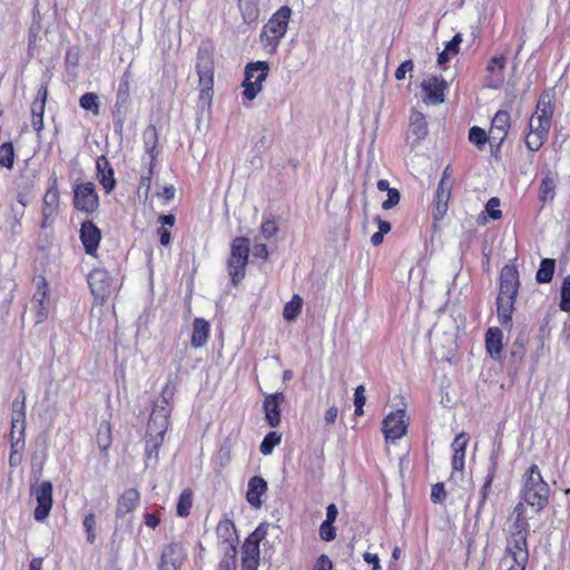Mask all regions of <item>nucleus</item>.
Returning a JSON list of instances; mask_svg holds the SVG:
<instances>
[{
  "instance_id": "4468645a",
  "label": "nucleus",
  "mask_w": 570,
  "mask_h": 570,
  "mask_svg": "<svg viewBox=\"0 0 570 570\" xmlns=\"http://www.w3.org/2000/svg\"><path fill=\"white\" fill-rule=\"evenodd\" d=\"M410 419L404 409H397L389 413L382 422V432L385 441L395 442L407 433Z\"/></svg>"
},
{
  "instance_id": "72a5a7b5",
  "label": "nucleus",
  "mask_w": 570,
  "mask_h": 570,
  "mask_svg": "<svg viewBox=\"0 0 570 570\" xmlns=\"http://www.w3.org/2000/svg\"><path fill=\"white\" fill-rule=\"evenodd\" d=\"M158 222L161 224V226L157 229L159 243L163 246H168L171 242V233L167 228V226L173 227L175 225V222H176L175 215H173V214L160 215L158 217Z\"/></svg>"
},
{
  "instance_id": "9d476101",
  "label": "nucleus",
  "mask_w": 570,
  "mask_h": 570,
  "mask_svg": "<svg viewBox=\"0 0 570 570\" xmlns=\"http://www.w3.org/2000/svg\"><path fill=\"white\" fill-rule=\"evenodd\" d=\"M291 17L292 9L288 6H283L274 12L263 27L261 35L262 41L267 46H278L287 31Z\"/></svg>"
},
{
  "instance_id": "3c124183",
  "label": "nucleus",
  "mask_w": 570,
  "mask_h": 570,
  "mask_svg": "<svg viewBox=\"0 0 570 570\" xmlns=\"http://www.w3.org/2000/svg\"><path fill=\"white\" fill-rule=\"evenodd\" d=\"M560 311L570 312V275L564 277L561 286Z\"/></svg>"
},
{
  "instance_id": "0e129e2a",
  "label": "nucleus",
  "mask_w": 570,
  "mask_h": 570,
  "mask_svg": "<svg viewBox=\"0 0 570 570\" xmlns=\"http://www.w3.org/2000/svg\"><path fill=\"white\" fill-rule=\"evenodd\" d=\"M31 190H32V185H28V186H24L21 189H19L17 193V202L23 208H26L29 204V196L31 194Z\"/></svg>"
},
{
  "instance_id": "393cba45",
  "label": "nucleus",
  "mask_w": 570,
  "mask_h": 570,
  "mask_svg": "<svg viewBox=\"0 0 570 570\" xmlns=\"http://www.w3.org/2000/svg\"><path fill=\"white\" fill-rule=\"evenodd\" d=\"M145 153L149 156V164H157L160 154L159 135L156 125H148L142 132Z\"/></svg>"
},
{
  "instance_id": "473e14b6",
  "label": "nucleus",
  "mask_w": 570,
  "mask_h": 570,
  "mask_svg": "<svg viewBox=\"0 0 570 570\" xmlns=\"http://www.w3.org/2000/svg\"><path fill=\"white\" fill-rule=\"evenodd\" d=\"M130 81H131V71L129 68L122 73L119 80L118 90L116 95V104L115 107L120 109L126 107L130 97Z\"/></svg>"
},
{
  "instance_id": "a18cd8bd",
  "label": "nucleus",
  "mask_w": 570,
  "mask_h": 570,
  "mask_svg": "<svg viewBox=\"0 0 570 570\" xmlns=\"http://www.w3.org/2000/svg\"><path fill=\"white\" fill-rule=\"evenodd\" d=\"M82 527L86 532L87 542L92 544L97 539L96 527L97 519L94 512H89L82 520Z\"/></svg>"
},
{
  "instance_id": "37998d69",
  "label": "nucleus",
  "mask_w": 570,
  "mask_h": 570,
  "mask_svg": "<svg viewBox=\"0 0 570 570\" xmlns=\"http://www.w3.org/2000/svg\"><path fill=\"white\" fill-rule=\"evenodd\" d=\"M282 441V434L275 431H272L265 435L263 439L259 451L263 455H269L274 448L278 445Z\"/></svg>"
},
{
  "instance_id": "f8f14e48",
  "label": "nucleus",
  "mask_w": 570,
  "mask_h": 570,
  "mask_svg": "<svg viewBox=\"0 0 570 570\" xmlns=\"http://www.w3.org/2000/svg\"><path fill=\"white\" fill-rule=\"evenodd\" d=\"M60 191L58 177L53 173L49 179V186L46 189L41 200V223L40 227L46 229L51 227L60 213Z\"/></svg>"
},
{
  "instance_id": "de8ad7c7",
  "label": "nucleus",
  "mask_w": 570,
  "mask_h": 570,
  "mask_svg": "<svg viewBox=\"0 0 570 570\" xmlns=\"http://www.w3.org/2000/svg\"><path fill=\"white\" fill-rule=\"evenodd\" d=\"M554 179L551 176L543 177L539 188L540 199L543 202L551 200L554 196Z\"/></svg>"
},
{
  "instance_id": "4c0bfd02",
  "label": "nucleus",
  "mask_w": 570,
  "mask_h": 570,
  "mask_svg": "<svg viewBox=\"0 0 570 570\" xmlns=\"http://www.w3.org/2000/svg\"><path fill=\"white\" fill-rule=\"evenodd\" d=\"M303 298L298 294H294L292 299L284 306L283 317L288 321H295L302 312Z\"/></svg>"
},
{
  "instance_id": "f3484780",
  "label": "nucleus",
  "mask_w": 570,
  "mask_h": 570,
  "mask_svg": "<svg viewBox=\"0 0 570 570\" xmlns=\"http://www.w3.org/2000/svg\"><path fill=\"white\" fill-rule=\"evenodd\" d=\"M101 237V230L92 220L87 219L81 223L79 238L87 255L92 257L98 256Z\"/></svg>"
},
{
  "instance_id": "423d86ee",
  "label": "nucleus",
  "mask_w": 570,
  "mask_h": 570,
  "mask_svg": "<svg viewBox=\"0 0 570 570\" xmlns=\"http://www.w3.org/2000/svg\"><path fill=\"white\" fill-rule=\"evenodd\" d=\"M26 396L22 393L21 400H13L12 402V416L10 430V466H18L21 461V452L24 449V434H26Z\"/></svg>"
},
{
  "instance_id": "f257e3e1",
  "label": "nucleus",
  "mask_w": 570,
  "mask_h": 570,
  "mask_svg": "<svg viewBox=\"0 0 570 570\" xmlns=\"http://www.w3.org/2000/svg\"><path fill=\"white\" fill-rule=\"evenodd\" d=\"M175 395V386L168 381L161 389L160 400L153 406L147 423L145 453L146 459H158L159 450L164 443L165 434L169 426L173 411L171 401Z\"/></svg>"
},
{
  "instance_id": "a211bd4d",
  "label": "nucleus",
  "mask_w": 570,
  "mask_h": 570,
  "mask_svg": "<svg viewBox=\"0 0 570 570\" xmlns=\"http://www.w3.org/2000/svg\"><path fill=\"white\" fill-rule=\"evenodd\" d=\"M511 128V116L507 110H498L491 121L489 141L500 147L505 140Z\"/></svg>"
},
{
  "instance_id": "ea45409f",
  "label": "nucleus",
  "mask_w": 570,
  "mask_h": 570,
  "mask_svg": "<svg viewBox=\"0 0 570 570\" xmlns=\"http://www.w3.org/2000/svg\"><path fill=\"white\" fill-rule=\"evenodd\" d=\"M495 473H497V464L493 463L484 479L483 485L480 489V500H479V504H478V511L482 510L485 505V502L491 492V487H492L493 480L495 478Z\"/></svg>"
},
{
  "instance_id": "680f3d73",
  "label": "nucleus",
  "mask_w": 570,
  "mask_h": 570,
  "mask_svg": "<svg viewBox=\"0 0 570 570\" xmlns=\"http://www.w3.org/2000/svg\"><path fill=\"white\" fill-rule=\"evenodd\" d=\"M414 69V63L411 59L403 61L395 71L396 80H403L406 72H411Z\"/></svg>"
},
{
  "instance_id": "e2e57ef3",
  "label": "nucleus",
  "mask_w": 570,
  "mask_h": 570,
  "mask_svg": "<svg viewBox=\"0 0 570 570\" xmlns=\"http://www.w3.org/2000/svg\"><path fill=\"white\" fill-rule=\"evenodd\" d=\"M333 562L327 554H321L317 557L313 570H332Z\"/></svg>"
},
{
  "instance_id": "39448f33",
  "label": "nucleus",
  "mask_w": 570,
  "mask_h": 570,
  "mask_svg": "<svg viewBox=\"0 0 570 570\" xmlns=\"http://www.w3.org/2000/svg\"><path fill=\"white\" fill-rule=\"evenodd\" d=\"M520 495L521 502L530 505L534 513H539L548 505L550 489L537 464H532L525 471Z\"/></svg>"
},
{
  "instance_id": "bf43d9fd",
  "label": "nucleus",
  "mask_w": 570,
  "mask_h": 570,
  "mask_svg": "<svg viewBox=\"0 0 570 570\" xmlns=\"http://www.w3.org/2000/svg\"><path fill=\"white\" fill-rule=\"evenodd\" d=\"M446 492L443 483H436L431 489V500L434 503H441L445 500Z\"/></svg>"
},
{
  "instance_id": "13d9d810",
  "label": "nucleus",
  "mask_w": 570,
  "mask_h": 570,
  "mask_svg": "<svg viewBox=\"0 0 570 570\" xmlns=\"http://www.w3.org/2000/svg\"><path fill=\"white\" fill-rule=\"evenodd\" d=\"M525 355V346L523 342L519 338L512 345L511 357L515 363H521Z\"/></svg>"
},
{
  "instance_id": "f03ea898",
  "label": "nucleus",
  "mask_w": 570,
  "mask_h": 570,
  "mask_svg": "<svg viewBox=\"0 0 570 570\" xmlns=\"http://www.w3.org/2000/svg\"><path fill=\"white\" fill-rule=\"evenodd\" d=\"M554 92L551 89L541 92L535 110L529 119L524 138L525 146L530 151H538L548 138L554 114Z\"/></svg>"
},
{
  "instance_id": "864d4df0",
  "label": "nucleus",
  "mask_w": 570,
  "mask_h": 570,
  "mask_svg": "<svg viewBox=\"0 0 570 570\" xmlns=\"http://www.w3.org/2000/svg\"><path fill=\"white\" fill-rule=\"evenodd\" d=\"M320 538L323 541L331 542L336 538V529L333 522L323 521L320 527Z\"/></svg>"
},
{
  "instance_id": "58836bf2",
  "label": "nucleus",
  "mask_w": 570,
  "mask_h": 570,
  "mask_svg": "<svg viewBox=\"0 0 570 570\" xmlns=\"http://www.w3.org/2000/svg\"><path fill=\"white\" fill-rule=\"evenodd\" d=\"M556 268V261L553 258H543L540 267L535 274L538 283H550L552 281Z\"/></svg>"
},
{
  "instance_id": "1a4fd4ad",
  "label": "nucleus",
  "mask_w": 570,
  "mask_h": 570,
  "mask_svg": "<svg viewBox=\"0 0 570 570\" xmlns=\"http://www.w3.org/2000/svg\"><path fill=\"white\" fill-rule=\"evenodd\" d=\"M269 65L267 61L248 62L244 71L243 98L252 101L263 90V83L267 79Z\"/></svg>"
},
{
  "instance_id": "6ab92c4d",
  "label": "nucleus",
  "mask_w": 570,
  "mask_h": 570,
  "mask_svg": "<svg viewBox=\"0 0 570 570\" xmlns=\"http://www.w3.org/2000/svg\"><path fill=\"white\" fill-rule=\"evenodd\" d=\"M507 58L503 55L492 57L487 66L483 86L490 89H498L504 81Z\"/></svg>"
},
{
  "instance_id": "7ed1b4c3",
  "label": "nucleus",
  "mask_w": 570,
  "mask_h": 570,
  "mask_svg": "<svg viewBox=\"0 0 570 570\" xmlns=\"http://www.w3.org/2000/svg\"><path fill=\"white\" fill-rule=\"evenodd\" d=\"M520 288V275L515 264H505L499 274V291L495 299L497 315L503 327L512 326V315Z\"/></svg>"
},
{
  "instance_id": "2eb2a0df",
  "label": "nucleus",
  "mask_w": 570,
  "mask_h": 570,
  "mask_svg": "<svg viewBox=\"0 0 570 570\" xmlns=\"http://www.w3.org/2000/svg\"><path fill=\"white\" fill-rule=\"evenodd\" d=\"M49 284L43 276H40L37 283V289L31 298V311L33 313L36 324H42L47 321L49 315Z\"/></svg>"
},
{
  "instance_id": "79ce46f5",
  "label": "nucleus",
  "mask_w": 570,
  "mask_h": 570,
  "mask_svg": "<svg viewBox=\"0 0 570 570\" xmlns=\"http://www.w3.org/2000/svg\"><path fill=\"white\" fill-rule=\"evenodd\" d=\"M80 107L90 111L94 116H99L100 114V104L99 97L96 92H86L79 99Z\"/></svg>"
},
{
  "instance_id": "bb28decb",
  "label": "nucleus",
  "mask_w": 570,
  "mask_h": 570,
  "mask_svg": "<svg viewBox=\"0 0 570 570\" xmlns=\"http://www.w3.org/2000/svg\"><path fill=\"white\" fill-rule=\"evenodd\" d=\"M451 195L452 188L438 186L432 203V217L434 223L442 220L446 215Z\"/></svg>"
},
{
  "instance_id": "aec40b11",
  "label": "nucleus",
  "mask_w": 570,
  "mask_h": 570,
  "mask_svg": "<svg viewBox=\"0 0 570 570\" xmlns=\"http://www.w3.org/2000/svg\"><path fill=\"white\" fill-rule=\"evenodd\" d=\"M428 135V122L425 116L417 110H412L406 139L412 147L417 145Z\"/></svg>"
},
{
  "instance_id": "a878e982",
  "label": "nucleus",
  "mask_w": 570,
  "mask_h": 570,
  "mask_svg": "<svg viewBox=\"0 0 570 570\" xmlns=\"http://www.w3.org/2000/svg\"><path fill=\"white\" fill-rule=\"evenodd\" d=\"M139 502L140 493L137 489L131 488L125 490L117 499L116 517L124 518L126 514L134 512Z\"/></svg>"
},
{
  "instance_id": "c03bdc74",
  "label": "nucleus",
  "mask_w": 570,
  "mask_h": 570,
  "mask_svg": "<svg viewBox=\"0 0 570 570\" xmlns=\"http://www.w3.org/2000/svg\"><path fill=\"white\" fill-rule=\"evenodd\" d=\"M111 428L109 422H102L98 429L97 443L101 451H107L111 445Z\"/></svg>"
},
{
  "instance_id": "412c9836",
  "label": "nucleus",
  "mask_w": 570,
  "mask_h": 570,
  "mask_svg": "<svg viewBox=\"0 0 570 570\" xmlns=\"http://www.w3.org/2000/svg\"><path fill=\"white\" fill-rule=\"evenodd\" d=\"M184 559L185 556L180 544H167L160 557L159 570H180Z\"/></svg>"
},
{
  "instance_id": "338daca9",
  "label": "nucleus",
  "mask_w": 570,
  "mask_h": 570,
  "mask_svg": "<svg viewBox=\"0 0 570 570\" xmlns=\"http://www.w3.org/2000/svg\"><path fill=\"white\" fill-rule=\"evenodd\" d=\"M462 42V37L460 33L453 36V38L446 43L445 50L451 55H458L460 50V45Z\"/></svg>"
},
{
  "instance_id": "c85d7f7f",
  "label": "nucleus",
  "mask_w": 570,
  "mask_h": 570,
  "mask_svg": "<svg viewBox=\"0 0 570 570\" xmlns=\"http://www.w3.org/2000/svg\"><path fill=\"white\" fill-rule=\"evenodd\" d=\"M267 491V482L258 475H255L249 479L247 484L246 500L247 502L256 509L262 507V497Z\"/></svg>"
},
{
  "instance_id": "cd10ccee",
  "label": "nucleus",
  "mask_w": 570,
  "mask_h": 570,
  "mask_svg": "<svg viewBox=\"0 0 570 570\" xmlns=\"http://www.w3.org/2000/svg\"><path fill=\"white\" fill-rule=\"evenodd\" d=\"M529 561V550L505 548L502 562L505 570H525Z\"/></svg>"
},
{
  "instance_id": "052dcab7",
  "label": "nucleus",
  "mask_w": 570,
  "mask_h": 570,
  "mask_svg": "<svg viewBox=\"0 0 570 570\" xmlns=\"http://www.w3.org/2000/svg\"><path fill=\"white\" fill-rule=\"evenodd\" d=\"M469 436L465 432L459 433L451 443L452 450L466 451Z\"/></svg>"
},
{
  "instance_id": "5701e85b",
  "label": "nucleus",
  "mask_w": 570,
  "mask_h": 570,
  "mask_svg": "<svg viewBox=\"0 0 570 570\" xmlns=\"http://www.w3.org/2000/svg\"><path fill=\"white\" fill-rule=\"evenodd\" d=\"M285 401L283 392L269 394L264 400L265 420L271 428L281 424V404Z\"/></svg>"
},
{
  "instance_id": "f704fd0d",
  "label": "nucleus",
  "mask_w": 570,
  "mask_h": 570,
  "mask_svg": "<svg viewBox=\"0 0 570 570\" xmlns=\"http://www.w3.org/2000/svg\"><path fill=\"white\" fill-rule=\"evenodd\" d=\"M194 503V492L190 488H186L181 491L177 505L176 513L180 518H187L190 514Z\"/></svg>"
},
{
  "instance_id": "c756f323",
  "label": "nucleus",
  "mask_w": 570,
  "mask_h": 570,
  "mask_svg": "<svg viewBox=\"0 0 570 570\" xmlns=\"http://www.w3.org/2000/svg\"><path fill=\"white\" fill-rule=\"evenodd\" d=\"M210 334V324L203 317H196L193 321L190 345L194 348H200L206 345Z\"/></svg>"
},
{
  "instance_id": "4be33fe9",
  "label": "nucleus",
  "mask_w": 570,
  "mask_h": 570,
  "mask_svg": "<svg viewBox=\"0 0 570 570\" xmlns=\"http://www.w3.org/2000/svg\"><path fill=\"white\" fill-rule=\"evenodd\" d=\"M422 89L425 94V101L431 104H442L444 101V91L446 82L442 77L431 76L423 80Z\"/></svg>"
},
{
  "instance_id": "6e6552de",
  "label": "nucleus",
  "mask_w": 570,
  "mask_h": 570,
  "mask_svg": "<svg viewBox=\"0 0 570 570\" xmlns=\"http://www.w3.org/2000/svg\"><path fill=\"white\" fill-rule=\"evenodd\" d=\"M511 522L507 537V547L511 549H528L529 523L523 502H519L509 517Z\"/></svg>"
},
{
  "instance_id": "4d7b16f0",
  "label": "nucleus",
  "mask_w": 570,
  "mask_h": 570,
  "mask_svg": "<svg viewBox=\"0 0 570 570\" xmlns=\"http://www.w3.org/2000/svg\"><path fill=\"white\" fill-rule=\"evenodd\" d=\"M401 200V194L396 188H391L387 191V198L382 203V208L389 210L395 207Z\"/></svg>"
},
{
  "instance_id": "69168bd1",
  "label": "nucleus",
  "mask_w": 570,
  "mask_h": 570,
  "mask_svg": "<svg viewBox=\"0 0 570 570\" xmlns=\"http://www.w3.org/2000/svg\"><path fill=\"white\" fill-rule=\"evenodd\" d=\"M175 187L173 185L165 186L160 191L157 193L158 197L163 200V203L168 204L175 197Z\"/></svg>"
},
{
  "instance_id": "8fccbe9b",
  "label": "nucleus",
  "mask_w": 570,
  "mask_h": 570,
  "mask_svg": "<svg viewBox=\"0 0 570 570\" xmlns=\"http://www.w3.org/2000/svg\"><path fill=\"white\" fill-rule=\"evenodd\" d=\"M236 547L229 548L218 563V570H236Z\"/></svg>"
},
{
  "instance_id": "09e8293b",
  "label": "nucleus",
  "mask_w": 570,
  "mask_h": 570,
  "mask_svg": "<svg viewBox=\"0 0 570 570\" xmlns=\"http://www.w3.org/2000/svg\"><path fill=\"white\" fill-rule=\"evenodd\" d=\"M157 164H149L148 170L145 175H141L139 184H138V190H144L145 198L147 199L151 189V179L154 175V170L156 168Z\"/></svg>"
},
{
  "instance_id": "a19ab883",
  "label": "nucleus",
  "mask_w": 570,
  "mask_h": 570,
  "mask_svg": "<svg viewBox=\"0 0 570 570\" xmlns=\"http://www.w3.org/2000/svg\"><path fill=\"white\" fill-rule=\"evenodd\" d=\"M16 160L14 147L11 141H4L0 145V167L12 169Z\"/></svg>"
},
{
  "instance_id": "c9c22d12",
  "label": "nucleus",
  "mask_w": 570,
  "mask_h": 570,
  "mask_svg": "<svg viewBox=\"0 0 570 570\" xmlns=\"http://www.w3.org/2000/svg\"><path fill=\"white\" fill-rule=\"evenodd\" d=\"M261 563V551L253 549H240V570H258Z\"/></svg>"
},
{
  "instance_id": "9b49d317",
  "label": "nucleus",
  "mask_w": 570,
  "mask_h": 570,
  "mask_svg": "<svg viewBox=\"0 0 570 570\" xmlns=\"http://www.w3.org/2000/svg\"><path fill=\"white\" fill-rule=\"evenodd\" d=\"M72 206L77 212L88 216L98 212L100 199L92 181H77L73 184Z\"/></svg>"
},
{
  "instance_id": "b1692460",
  "label": "nucleus",
  "mask_w": 570,
  "mask_h": 570,
  "mask_svg": "<svg viewBox=\"0 0 570 570\" xmlns=\"http://www.w3.org/2000/svg\"><path fill=\"white\" fill-rule=\"evenodd\" d=\"M97 179L106 194L116 187L115 171L106 156L98 157L96 161Z\"/></svg>"
},
{
  "instance_id": "e433bc0d",
  "label": "nucleus",
  "mask_w": 570,
  "mask_h": 570,
  "mask_svg": "<svg viewBox=\"0 0 570 570\" xmlns=\"http://www.w3.org/2000/svg\"><path fill=\"white\" fill-rule=\"evenodd\" d=\"M268 525L261 523L244 541L242 548L253 549L254 551H261L259 544L266 538Z\"/></svg>"
},
{
  "instance_id": "20e7f679",
  "label": "nucleus",
  "mask_w": 570,
  "mask_h": 570,
  "mask_svg": "<svg viewBox=\"0 0 570 570\" xmlns=\"http://www.w3.org/2000/svg\"><path fill=\"white\" fill-rule=\"evenodd\" d=\"M215 48L210 40H204L198 47L196 56V72L198 76V102L210 106L214 95Z\"/></svg>"
},
{
  "instance_id": "ddd939ff",
  "label": "nucleus",
  "mask_w": 570,
  "mask_h": 570,
  "mask_svg": "<svg viewBox=\"0 0 570 570\" xmlns=\"http://www.w3.org/2000/svg\"><path fill=\"white\" fill-rule=\"evenodd\" d=\"M88 286L96 304L104 305L114 292V279L105 268H94L87 276Z\"/></svg>"
},
{
  "instance_id": "0eeeda50",
  "label": "nucleus",
  "mask_w": 570,
  "mask_h": 570,
  "mask_svg": "<svg viewBox=\"0 0 570 570\" xmlns=\"http://www.w3.org/2000/svg\"><path fill=\"white\" fill-rule=\"evenodd\" d=\"M250 240L247 237H236L230 244V253L227 258V269L232 283L237 286L246 274V267L249 259Z\"/></svg>"
},
{
  "instance_id": "5fc2aeb1",
  "label": "nucleus",
  "mask_w": 570,
  "mask_h": 570,
  "mask_svg": "<svg viewBox=\"0 0 570 570\" xmlns=\"http://www.w3.org/2000/svg\"><path fill=\"white\" fill-rule=\"evenodd\" d=\"M465 452L466 451L452 450L451 465L453 472H462L464 470Z\"/></svg>"
},
{
  "instance_id": "49530a36",
  "label": "nucleus",
  "mask_w": 570,
  "mask_h": 570,
  "mask_svg": "<svg viewBox=\"0 0 570 570\" xmlns=\"http://www.w3.org/2000/svg\"><path fill=\"white\" fill-rule=\"evenodd\" d=\"M469 140L475 145L478 149L482 150L485 142L489 140V134H487L481 127L473 126L469 130Z\"/></svg>"
},
{
  "instance_id": "6e6d98bb",
  "label": "nucleus",
  "mask_w": 570,
  "mask_h": 570,
  "mask_svg": "<svg viewBox=\"0 0 570 570\" xmlns=\"http://www.w3.org/2000/svg\"><path fill=\"white\" fill-rule=\"evenodd\" d=\"M499 207L500 199L498 197L490 198L485 205L488 215L494 220H498L502 217V212L499 209Z\"/></svg>"
},
{
  "instance_id": "774afa93",
  "label": "nucleus",
  "mask_w": 570,
  "mask_h": 570,
  "mask_svg": "<svg viewBox=\"0 0 570 570\" xmlns=\"http://www.w3.org/2000/svg\"><path fill=\"white\" fill-rule=\"evenodd\" d=\"M453 179H452V171L450 166H446L445 169L442 173L441 179L438 184V186H443L444 188H452L453 189Z\"/></svg>"
},
{
  "instance_id": "dca6fc26",
  "label": "nucleus",
  "mask_w": 570,
  "mask_h": 570,
  "mask_svg": "<svg viewBox=\"0 0 570 570\" xmlns=\"http://www.w3.org/2000/svg\"><path fill=\"white\" fill-rule=\"evenodd\" d=\"M32 493L35 494L37 501V507L33 511L35 520L42 522L49 517L53 503L51 482H40L32 489Z\"/></svg>"
},
{
  "instance_id": "2f4dec72",
  "label": "nucleus",
  "mask_w": 570,
  "mask_h": 570,
  "mask_svg": "<svg viewBox=\"0 0 570 570\" xmlns=\"http://www.w3.org/2000/svg\"><path fill=\"white\" fill-rule=\"evenodd\" d=\"M503 333L499 327H490L485 333V348L492 358H499L503 350Z\"/></svg>"
},
{
  "instance_id": "7c9ffc66",
  "label": "nucleus",
  "mask_w": 570,
  "mask_h": 570,
  "mask_svg": "<svg viewBox=\"0 0 570 570\" xmlns=\"http://www.w3.org/2000/svg\"><path fill=\"white\" fill-rule=\"evenodd\" d=\"M216 534L224 543H228L229 548L236 547L238 537L233 520L228 518L222 519L216 525Z\"/></svg>"
},
{
  "instance_id": "603ef678",
  "label": "nucleus",
  "mask_w": 570,
  "mask_h": 570,
  "mask_svg": "<svg viewBox=\"0 0 570 570\" xmlns=\"http://www.w3.org/2000/svg\"><path fill=\"white\" fill-rule=\"evenodd\" d=\"M261 233L266 239H271L278 233V225L275 218H266L261 225Z\"/></svg>"
}]
</instances>
